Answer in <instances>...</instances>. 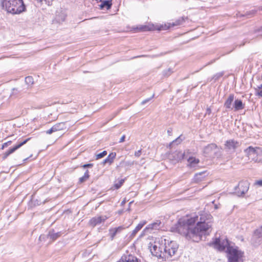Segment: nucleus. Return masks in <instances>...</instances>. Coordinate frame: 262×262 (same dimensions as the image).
<instances>
[{
    "label": "nucleus",
    "instance_id": "obj_55",
    "mask_svg": "<svg viewBox=\"0 0 262 262\" xmlns=\"http://www.w3.org/2000/svg\"><path fill=\"white\" fill-rule=\"evenodd\" d=\"M214 207H215V209H217V205H215Z\"/></svg>",
    "mask_w": 262,
    "mask_h": 262
},
{
    "label": "nucleus",
    "instance_id": "obj_45",
    "mask_svg": "<svg viewBox=\"0 0 262 262\" xmlns=\"http://www.w3.org/2000/svg\"><path fill=\"white\" fill-rule=\"evenodd\" d=\"M256 96H258L262 97V89L260 90V91H257V92L255 93Z\"/></svg>",
    "mask_w": 262,
    "mask_h": 262
},
{
    "label": "nucleus",
    "instance_id": "obj_4",
    "mask_svg": "<svg viewBox=\"0 0 262 262\" xmlns=\"http://www.w3.org/2000/svg\"><path fill=\"white\" fill-rule=\"evenodd\" d=\"M164 242L162 259L166 260V259L171 257L176 254L179 246L174 241H169V240L165 239Z\"/></svg>",
    "mask_w": 262,
    "mask_h": 262
},
{
    "label": "nucleus",
    "instance_id": "obj_6",
    "mask_svg": "<svg viewBox=\"0 0 262 262\" xmlns=\"http://www.w3.org/2000/svg\"><path fill=\"white\" fill-rule=\"evenodd\" d=\"M250 183L247 181H241L234 188V193L238 196H243L249 190Z\"/></svg>",
    "mask_w": 262,
    "mask_h": 262
},
{
    "label": "nucleus",
    "instance_id": "obj_42",
    "mask_svg": "<svg viewBox=\"0 0 262 262\" xmlns=\"http://www.w3.org/2000/svg\"><path fill=\"white\" fill-rule=\"evenodd\" d=\"M54 132H55V131L54 130V128L53 127V126H52L50 129L46 131V133L47 134H51Z\"/></svg>",
    "mask_w": 262,
    "mask_h": 262
},
{
    "label": "nucleus",
    "instance_id": "obj_47",
    "mask_svg": "<svg viewBox=\"0 0 262 262\" xmlns=\"http://www.w3.org/2000/svg\"><path fill=\"white\" fill-rule=\"evenodd\" d=\"M171 71L170 69H169L167 71L165 72L164 73V75L166 76H168L170 75V74L171 73Z\"/></svg>",
    "mask_w": 262,
    "mask_h": 262
},
{
    "label": "nucleus",
    "instance_id": "obj_36",
    "mask_svg": "<svg viewBox=\"0 0 262 262\" xmlns=\"http://www.w3.org/2000/svg\"><path fill=\"white\" fill-rule=\"evenodd\" d=\"M140 31H146L149 30V28L147 26H141L139 28H137Z\"/></svg>",
    "mask_w": 262,
    "mask_h": 262
},
{
    "label": "nucleus",
    "instance_id": "obj_39",
    "mask_svg": "<svg viewBox=\"0 0 262 262\" xmlns=\"http://www.w3.org/2000/svg\"><path fill=\"white\" fill-rule=\"evenodd\" d=\"M255 90V93L257 92V91H260V90L262 89V83L259 85H256L253 87Z\"/></svg>",
    "mask_w": 262,
    "mask_h": 262
},
{
    "label": "nucleus",
    "instance_id": "obj_46",
    "mask_svg": "<svg viewBox=\"0 0 262 262\" xmlns=\"http://www.w3.org/2000/svg\"><path fill=\"white\" fill-rule=\"evenodd\" d=\"M211 113V109L210 107H207L206 109V112L205 113V115H209Z\"/></svg>",
    "mask_w": 262,
    "mask_h": 262
},
{
    "label": "nucleus",
    "instance_id": "obj_28",
    "mask_svg": "<svg viewBox=\"0 0 262 262\" xmlns=\"http://www.w3.org/2000/svg\"><path fill=\"white\" fill-rule=\"evenodd\" d=\"M253 161L257 163H262V151H261L260 149L257 152Z\"/></svg>",
    "mask_w": 262,
    "mask_h": 262
},
{
    "label": "nucleus",
    "instance_id": "obj_44",
    "mask_svg": "<svg viewBox=\"0 0 262 262\" xmlns=\"http://www.w3.org/2000/svg\"><path fill=\"white\" fill-rule=\"evenodd\" d=\"M255 185H258L259 186H262V180H259L255 181Z\"/></svg>",
    "mask_w": 262,
    "mask_h": 262
},
{
    "label": "nucleus",
    "instance_id": "obj_7",
    "mask_svg": "<svg viewBox=\"0 0 262 262\" xmlns=\"http://www.w3.org/2000/svg\"><path fill=\"white\" fill-rule=\"evenodd\" d=\"M241 145V143L233 139L227 140L224 144V149L226 151L232 154Z\"/></svg>",
    "mask_w": 262,
    "mask_h": 262
},
{
    "label": "nucleus",
    "instance_id": "obj_50",
    "mask_svg": "<svg viewBox=\"0 0 262 262\" xmlns=\"http://www.w3.org/2000/svg\"><path fill=\"white\" fill-rule=\"evenodd\" d=\"M134 164V162H126V165H129V166H132Z\"/></svg>",
    "mask_w": 262,
    "mask_h": 262
},
{
    "label": "nucleus",
    "instance_id": "obj_40",
    "mask_svg": "<svg viewBox=\"0 0 262 262\" xmlns=\"http://www.w3.org/2000/svg\"><path fill=\"white\" fill-rule=\"evenodd\" d=\"M89 178L87 177H84V176L83 175L82 177H80L79 179V182L80 183H82L84 182H85Z\"/></svg>",
    "mask_w": 262,
    "mask_h": 262
},
{
    "label": "nucleus",
    "instance_id": "obj_20",
    "mask_svg": "<svg viewBox=\"0 0 262 262\" xmlns=\"http://www.w3.org/2000/svg\"><path fill=\"white\" fill-rule=\"evenodd\" d=\"M116 156V152H112L110 153L107 157L102 161V164L105 165V164L108 163L109 165H111L113 163Z\"/></svg>",
    "mask_w": 262,
    "mask_h": 262
},
{
    "label": "nucleus",
    "instance_id": "obj_18",
    "mask_svg": "<svg viewBox=\"0 0 262 262\" xmlns=\"http://www.w3.org/2000/svg\"><path fill=\"white\" fill-rule=\"evenodd\" d=\"M245 103H244L242 100L236 99L234 100L233 104V110L235 112L238 111L245 108Z\"/></svg>",
    "mask_w": 262,
    "mask_h": 262
},
{
    "label": "nucleus",
    "instance_id": "obj_1",
    "mask_svg": "<svg viewBox=\"0 0 262 262\" xmlns=\"http://www.w3.org/2000/svg\"><path fill=\"white\" fill-rule=\"evenodd\" d=\"M196 216L190 219H180L178 223L171 228L172 232H175L184 236L188 239H191L194 242L200 241L198 236L195 234L194 224L198 220Z\"/></svg>",
    "mask_w": 262,
    "mask_h": 262
},
{
    "label": "nucleus",
    "instance_id": "obj_38",
    "mask_svg": "<svg viewBox=\"0 0 262 262\" xmlns=\"http://www.w3.org/2000/svg\"><path fill=\"white\" fill-rule=\"evenodd\" d=\"M11 143H12L11 141H8V142L3 143L2 145V148H1L2 149H3L7 147V146L10 145L11 144Z\"/></svg>",
    "mask_w": 262,
    "mask_h": 262
},
{
    "label": "nucleus",
    "instance_id": "obj_51",
    "mask_svg": "<svg viewBox=\"0 0 262 262\" xmlns=\"http://www.w3.org/2000/svg\"><path fill=\"white\" fill-rule=\"evenodd\" d=\"M204 173H205V172H200V173H196L195 175V177H198L199 176H201L202 174H204Z\"/></svg>",
    "mask_w": 262,
    "mask_h": 262
},
{
    "label": "nucleus",
    "instance_id": "obj_48",
    "mask_svg": "<svg viewBox=\"0 0 262 262\" xmlns=\"http://www.w3.org/2000/svg\"><path fill=\"white\" fill-rule=\"evenodd\" d=\"M125 138V135H123L121 137V138L120 139L119 143H122L124 141Z\"/></svg>",
    "mask_w": 262,
    "mask_h": 262
},
{
    "label": "nucleus",
    "instance_id": "obj_27",
    "mask_svg": "<svg viewBox=\"0 0 262 262\" xmlns=\"http://www.w3.org/2000/svg\"><path fill=\"white\" fill-rule=\"evenodd\" d=\"M187 18L185 17H181L178 19H177L174 22L172 23L171 24V25L172 26H179L183 24V23L185 21V19H186Z\"/></svg>",
    "mask_w": 262,
    "mask_h": 262
},
{
    "label": "nucleus",
    "instance_id": "obj_49",
    "mask_svg": "<svg viewBox=\"0 0 262 262\" xmlns=\"http://www.w3.org/2000/svg\"><path fill=\"white\" fill-rule=\"evenodd\" d=\"M84 177H87V178H89L90 175L89 174V170H86L85 171V172H84Z\"/></svg>",
    "mask_w": 262,
    "mask_h": 262
},
{
    "label": "nucleus",
    "instance_id": "obj_35",
    "mask_svg": "<svg viewBox=\"0 0 262 262\" xmlns=\"http://www.w3.org/2000/svg\"><path fill=\"white\" fill-rule=\"evenodd\" d=\"M223 73H217L215 75H214L212 78L215 81L217 80L223 76Z\"/></svg>",
    "mask_w": 262,
    "mask_h": 262
},
{
    "label": "nucleus",
    "instance_id": "obj_59",
    "mask_svg": "<svg viewBox=\"0 0 262 262\" xmlns=\"http://www.w3.org/2000/svg\"><path fill=\"white\" fill-rule=\"evenodd\" d=\"M132 203V202H130V203H129V205H130Z\"/></svg>",
    "mask_w": 262,
    "mask_h": 262
},
{
    "label": "nucleus",
    "instance_id": "obj_8",
    "mask_svg": "<svg viewBox=\"0 0 262 262\" xmlns=\"http://www.w3.org/2000/svg\"><path fill=\"white\" fill-rule=\"evenodd\" d=\"M150 246H149L150 251L153 256L158 258H162L163 254V250H164V245H160L159 243H155L154 244H150Z\"/></svg>",
    "mask_w": 262,
    "mask_h": 262
},
{
    "label": "nucleus",
    "instance_id": "obj_52",
    "mask_svg": "<svg viewBox=\"0 0 262 262\" xmlns=\"http://www.w3.org/2000/svg\"><path fill=\"white\" fill-rule=\"evenodd\" d=\"M126 203V200H124L121 202V205H123Z\"/></svg>",
    "mask_w": 262,
    "mask_h": 262
},
{
    "label": "nucleus",
    "instance_id": "obj_31",
    "mask_svg": "<svg viewBox=\"0 0 262 262\" xmlns=\"http://www.w3.org/2000/svg\"><path fill=\"white\" fill-rule=\"evenodd\" d=\"M107 151L103 150L102 152L96 154V160H98L99 159L105 157L107 155Z\"/></svg>",
    "mask_w": 262,
    "mask_h": 262
},
{
    "label": "nucleus",
    "instance_id": "obj_57",
    "mask_svg": "<svg viewBox=\"0 0 262 262\" xmlns=\"http://www.w3.org/2000/svg\"><path fill=\"white\" fill-rule=\"evenodd\" d=\"M187 153H188V154L189 153V150H187Z\"/></svg>",
    "mask_w": 262,
    "mask_h": 262
},
{
    "label": "nucleus",
    "instance_id": "obj_41",
    "mask_svg": "<svg viewBox=\"0 0 262 262\" xmlns=\"http://www.w3.org/2000/svg\"><path fill=\"white\" fill-rule=\"evenodd\" d=\"M93 166V163L85 164L81 166L83 168H91Z\"/></svg>",
    "mask_w": 262,
    "mask_h": 262
},
{
    "label": "nucleus",
    "instance_id": "obj_5",
    "mask_svg": "<svg viewBox=\"0 0 262 262\" xmlns=\"http://www.w3.org/2000/svg\"><path fill=\"white\" fill-rule=\"evenodd\" d=\"M228 262H243L244 253L237 249V248L228 247L226 251Z\"/></svg>",
    "mask_w": 262,
    "mask_h": 262
},
{
    "label": "nucleus",
    "instance_id": "obj_34",
    "mask_svg": "<svg viewBox=\"0 0 262 262\" xmlns=\"http://www.w3.org/2000/svg\"><path fill=\"white\" fill-rule=\"evenodd\" d=\"M163 55H164V54L162 53H161V54H160L153 55H142L138 56H137V57H151V58H156V57H159V56H162Z\"/></svg>",
    "mask_w": 262,
    "mask_h": 262
},
{
    "label": "nucleus",
    "instance_id": "obj_53",
    "mask_svg": "<svg viewBox=\"0 0 262 262\" xmlns=\"http://www.w3.org/2000/svg\"><path fill=\"white\" fill-rule=\"evenodd\" d=\"M167 133L169 135H170L171 132L169 130H168Z\"/></svg>",
    "mask_w": 262,
    "mask_h": 262
},
{
    "label": "nucleus",
    "instance_id": "obj_33",
    "mask_svg": "<svg viewBox=\"0 0 262 262\" xmlns=\"http://www.w3.org/2000/svg\"><path fill=\"white\" fill-rule=\"evenodd\" d=\"M254 232L256 235L258 236H260L262 237V226H261L259 228L256 229L254 230Z\"/></svg>",
    "mask_w": 262,
    "mask_h": 262
},
{
    "label": "nucleus",
    "instance_id": "obj_10",
    "mask_svg": "<svg viewBox=\"0 0 262 262\" xmlns=\"http://www.w3.org/2000/svg\"><path fill=\"white\" fill-rule=\"evenodd\" d=\"M213 244L220 251H224L226 248L227 249L228 247H231L229 245V241L227 238L221 241L220 238H216Z\"/></svg>",
    "mask_w": 262,
    "mask_h": 262
},
{
    "label": "nucleus",
    "instance_id": "obj_22",
    "mask_svg": "<svg viewBox=\"0 0 262 262\" xmlns=\"http://www.w3.org/2000/svg\"><path fill=\"white\" fill-rule=\"evenodd\" d=\"M186 152H182L181 151H176L173 153V158L177 161H179L184 159L185 157Z\"/></svg>",
    "mask_w": 262,
    "mask_h": 262
},
{
    "label": "nucleus",
    "instance_id": "obj_19",
    "mask_svg": "<svg viewBox=\"0 0 262 262\" xmlns=\"http://www.w3.org/2000/svg\"><path fill=\"white\" fill-rule=\"evenodd\" d=\"M61 234L62 232L61 231L55 232L54 230L52 229L49 231L47 234V237L49 238L52 241H54L59 237Z\"/></svg>",
    "mask_w": 262,
    "mask_h": 262
},
{
    "label": "nucleus",
    "instance_id": "obj_29",
    "mask_svg": "<svg viewBox=\"0 0 262 262\" xmlns=\"http://www.w3.org/2000/svg\"><path fill=\"white\" fill-rule=\"evenodd\" d=\"M25 82L28 85V86H30L34 83L33 78L32 76H27L25 78Z\"/></svg>",
    "mask_w": 262,
    "mask_h": 262
},
{
    "label": "nucleus",
    "instance_id": "obj_11",
    "mask_svg": "<svg viewBox=\"0 0 262 262\" xmlns=\"http://www.w3.org/2000/svg\"><path fill=\"white\" fill-rule=\"evenodd\" d=\"M260 148L259 147H253L251 146H249L244 150V152L249 160L251 161L254 160L255 157H256V154Z\"/></svg>",
    "mask_w": 262,
    "mask_h": 262
},
{
    "label": "nucleus",
    "instance_id": "obj_13",
    "mask_svg": "<svg viewBox=\"0 0 262 262\" xmlns=\"http://www.w3.org/2000/svg\"><path fill=\"white\" fill-rule=\"evenodd\" d=\"M117 262H141L136 256L132 254H123Z\"/></svg>",
    "mask_w": 262,
    "mask_h": 262
},
{
    "label": "nucleus",
    "instance_id": "obj_56",
    "mask_svg": "<svg viewBox=\"0 0 262 262\" xmlns=\"http://www.w3.org/2000/svg\"><path fill=\"white\" fill-rule=\"evenodd\" d=\"M246 42H244L242 45H241V46H244L245 45Z\"/></svg>",
    "mask_w": 262,
    "mask_h": 262
},
{
    "label": "nucleus",
    "instance_id": "obj_17",
    "mask_svg": "<svg viewBox=\"0 0 262 262\" xmlns=\"http://www.w3.org/2000/svg\"><path fill=\"white\" fill-rule=\"evenodd\" d=\"M234 99V95L233 94H231L229 95L227 99L225 101L224 106L228 110H233V102Z\"/></svg>",
    "mask_w": 262,
    "mask_h": 262
},
{
    "label": "nucleus",
    "instance_id": "obj_12",
    "mask_svg": "<svg viewBox=\"0 0 262 262\" xmlns=\"http://www.w3.org/2000/svg\"><path fill=\"white\" fill-rule=\"evenodd\" d=\"M107 219V217L106 215L95 216L90 220L89 224L91 227H94L102 223H104Z\"/></svg>",
    "mask_w": 262,
    "mask_h": 262
},
{
    "label": "nucleus",
    "instance_id": "obj_32",
    "mask_svg": "<svg viewBox=\"0 0 262 262\" xmlns=\"http://www.w3.org/2000/svg\"><path fill=\"white\" fill-rule=\"evenodd\" d=\"M181 141L182 140L180 138V137H178L176 140H173L171 143H170L169 144V146L170 148H172L174 144H179L181 142Z\"/></svg>",
    "mask_w": 262,
    "mask_h": 262
},
{
    "label": "nucleus",
    "instance_id": "obj_23",
    "mask_svg": "<svg viewBox=\"0 0 262 262\" xmlns=\"http://www.w3.org/2000/svg\"><path fill=\"white\" fill-rule=\"evenodd\" d=\"M112 6V0H105L102 2L100 5V7L101 9H104L105 8L106 10H109L111 8Z\"/></svg>",
    "mask_w": 262,
    "mask_h": 262
},
{
    "label": "nucleus",
    "instance_id": "obj_26",
    "mask_svg": "<svg viewBox=\"0 0 262 262\" xmlns=\"http://www.w3.org/2000/svg\"><path fill=\"white\" fill-rule=\"evenodd\" d=\"M55 132L61 130L66 128V124L64 122L58 123L53 126Z\"/></svg>",
    "mask_w": 262,
    "mask_h": 262
},
{
    "label": "nucleus",
    "instance_id": "obj_2",
    "mask_svg": "<svg viewBox=\"0 0 262 262\" xmlns=\"http://www.w3.org/2000/svg\"><path fill=\"white\" fill-rule=\"evenodd\" d=\"M195 226H194L195 234L198 236L200 241L203 235H208L212 230L213 217L212 215L207 213L200 214V218L198 219Z\"/></svg>",
    "mask_w": 262,
    "mask_h": 262
},
{
    "label": "nucleus",
    "instance_id": "obj_16",
    "mask_svg": "<svg viewBox=\"0 0 262 262\" xmlns=\"http://www.w3.org/2000/svg\"><path fill=\"white\" fill-rule=\"evenodd\" d=\"M217 148V146L214 143H211L205 146L203 149V152L206 157H210L212 152Z\"/></svg>",
    "mask_w": 262,
    "mask_h": 262
},
{
    "label": "nucleus",
    "instance_id": "obj_30",
    "mask_svg": "<svg viewBox=\"0 0 262 262\" xmlns=\"http://www.w3.org/2000/svg\"><path fill=\"white\" fill-rule=\"evenodd\" d=\"M124 182V180L121 179L120 180H119L118 181V182L114 184V187L116 189H118L119 188H120L121 187V186L123 185Z\"/></svg>",
    "mask_w": 262,
    "mask_h": 262
},
{
    "label": "nucleus",
    "instance_id": "obj_25",
    "mask_svg": "<svg viewBox=\"0 0 262 262\" xmlns=\"http://www.w3.org/2000/svg\"><path fill=\"white\" fill-rule=\"evenodd\" d=\"M146 222L145 221H142L139 223L138 225L136 227L135 229L133 231L132 235H135L137 234V233L142 228V227L146 224Z\"/></svg>",
    "mask_w": 262,
    "mask_h": 262
},
{
    "label": "nucleus",
    "instance_id": "obj_54",
    "mask_svg": "<svg viewBox=\"0 0 262 262\" xmlns=\"http://www.w3.org/2000/svg\"><path fill=\"white\" fill-rule=\"evenodd\" d=\"M17 89H15V88H13V91H17Z\"/></svg>",
    "mask_w": 262,
    "mask_h": 262
},
{
    "label": "nucleus",
    "instance_id": "obj_58",
    "mask_svg": "<svg viewBox=\"0 0 262 262\" xmlns=\"http://www.w3.org/2000/svg\"><path fill=\"white\" fill-rule=\"evenodd\" d=\"M28 158H26L24 160V161H26Z\"/></svg>",
    "mask_w": 262,
    "mask_h": 262
},
{
    "label": "nucleus",
    "instance_id": "obj_14",
    "mask_svg": "<svg viewBox=\"0 0 262 262\" xmlns=\"http://www.w3.org/2000/svg\"><path fill=\"white\" fill-rule=\"evenodd\" d=\"M161 222L160 221H157L156 222L149 224L142 231L144 234L147 233H150L152 230H158L159 229L161 226Z\"/></svg>",
    "mask_w": 262,
    "mask_h": 262
},
{
    "label": "nucleus",
    "instance_id": "obj_37",
    "mask_svg": "<svg viewBox=\"0 0 262 262\" xmlns=\"http://www.w3.org/2000/svg\"><path fill=\"white\" fill-rule=\"evenodd\" d=\"M154 96H155V94H152V95L151 96V97H150V98H147V99H145V100H143V101L141 102V104L142 105H144V104H145L146 103L148 102H149V101H150V100L152 98H154Z\"/></svg>",
    "mask_w": 262,
    "mask_h": 262
},
{
    "label": "nucleus",
    "instance_id": "obj_15",
    "mask_svg": "<svg viewBox=\"0 0 262 262\" xmlns=\"http://www.w3.org/2000/svg\"><path fill=\"white\" fill-rule=\"evenodd\" d=\"M123 229H124V227L122 226H119L116 228H111L108 230V236L110 237V239L111 241H113L116 235L118 233H120Z\"/></svg>",
    "mask_w": 262,
    "mask_h": 262
},
{
    "label": "nucleus",
    "instance_id": "obj_9",
    "mask_svg": "<svg viewBox=\"0 0 262 262\" xmlns=\"http://www.w3.org/2000/svg\"><path fill=\"white\" fill-rule=\"evenodd\" d=\"M31 138H28L23 141H20L17 143L12 148H10L8 150L6 151L2 155V160H5L10 155L14 152L16 150L20 148L22 146L26 144L30 140Z\"/></svg>",
    "mask_w": 262,
    "mask_h": 262
},
{
    "label": "nucleus",
    "instance_id": "obj_43",
    "mask_svg": "<svg viewBox=\"0 0 262 262\" xmlns=\"http://www.w3.org/2000/svg\"><path fill=\"white\" fill-rule=\"evenodd\" d=\"M141 153H142V149H140L138 150V151H135V156L136 157H139L141 156Z\"/></svg>",
    "mask_w": 262,
    "mask_h": 262
},
{
    "label": "nucleus",
    "instance_id": "obj_24",
    "mask_svg": "<svg viewBox=\"0 0 262 262\" xmlns=\"http://www.w3.org/2000/svg\"><path fill=\"white\" fill-rule=\"evenodd\" d=\"M188 162L189 163V165L190 167H194L196 164H198L200 162V160L199 159H196L193 157H190L188 160Z\"/></svg>",
    "mask_w": 262,
    "mask_h": 262
},
{
    "label": "nucleus",
    "instance_id": "obj_21",
    "mask_svg": "<svg viewBox=\"0 0 262 262\" xmlns=\"http://www.w3.org/2000/svg\"><path fill=\"white\" fill-rule=\"evenodd\" d=\"M251 242L254 246H258L262 243V237L256 235L254 232L252 237Z\"/></svg>",
    "mask_w": 262,
    "mask_h": 262
},
{
    "label": "nucleus",
    "instance_id": "obj_3",
    "mask_svg": "<svg viewBox=\"0 0 262 262\" xmlns=\"http://www.w3.org/2000/svg\"><path fill=\"white\" fill-rule=\"evenodd\" d=\"M3 9L12 14H19L26 10L23 0H1Z\"/></svg>",
    "mask_w": 262,
    "mask_h": 262
}]
</instances>
